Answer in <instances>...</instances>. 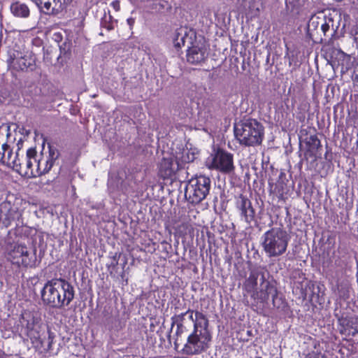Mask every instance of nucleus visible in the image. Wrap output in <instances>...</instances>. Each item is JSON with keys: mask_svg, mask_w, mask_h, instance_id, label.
Wrapping results in <instances>:
<instances>
[{"mask_svg": "<svg viewBox=\"0 0 358 358\" xmlns=\"http://www.w3.org/2000/svg\"><path fill=\"white\" fill-rule=\"evenodd\" d=\"M268 185L271 194H273L279 199H283L285 193L286 185L282 180H278L275 183L269 182Z\"/></svg>", "mask_w": 358, "mask_h": 358, "instance_id": "obj_19", "label": "nucleus"}, {"mask_svg": "<svg viewBox=\"0 0 358 358\" xmlns=\"http://www.w3.org/2000/svg\"><path fill=\"white\" fill-rule=\"evenodd\" d=\"M337 1H342L343 0H336Z\"/></svg>", "mask_w": 358, "mask_h": 358, "instance_id": "obj_33", "label": "nucleus"}, {"mask_svg": "<svg viewBox=\"0 0 358 358\" xmlns=\"http://www.w3.org/2000/svg\"><path fill=\"white\" fill-rule=\"evenodd\" d=\"M208 320L201 312H195L193 331L187 336L182 351L187 355H197L206 352L210 345L212 334L208 329Z\"/></svg>", "mask_w": 358, "mask_h": 358, "instance_id": "obj_2", "label": "nucleus"}, {"mask_svg": "<svg viewBox=\"0 0 358 358\" xmlns=\"http://www.w3.org/2000/svg\"><path fill=\"white\" fill-rule=\"evenodd\" d=\"M237 208L240 211L241 220L250 224L255 218V210L250 201L245 196L241 195L237 201Z\"/></svg>", "mask_w": 358, "mask_h": 358, "instance_id": "obj_15", "label": "nucleus"}, {"mask_svg": "<svg viewBox=\"0 0 358 358\" xmlns=\"http://www.w3.org/2000/svg\"><path fill=\"white\" fill-rule=\"evenodd\" d=\"M195 312L192 310H188L185 313H182L179 315H174L171 317L172 324L171 330L173 329V326L176 324L177 326L176 334L178 336L181 335L187 329V323L189 322V323H193V326L194 325L195 320Z\"/></svg>", "mask_w": 358, "mask_h": 358, "instance_id": "obj_14", "label": "nucleus"}, {"mask_svg": "<svg viewBox=\"0 0 358 358\" xmlns=\"http://www.w3.org/2000/svg\"><path fill=\"white\" fill-rule=\"evenodd\" d=\"M313 19H314L313 17H311V20H313ZM312 23H314V21H313Z\"/></svg>", "mask_w": 358, "mask_h": 358, "instance_id": "obj_32", "label": "nucleus"}, {"mask_svg": "<svg viewBox=\"0 0 358 358\" xmlns=\"http://www.w3.org/2000/svg\"><path fill=\"white\" fill-rule=\"evenodd\" d=\"M189 45L187 52V62L193 64L203 62L208 55V47L204 39L196 38L193 41V43Z\"/></svg>", "mask_w": 358, "mask_h": 358, "instance_id": "obj_10", "label": "nucleus"}, {"mask_svg": "<svg viewBox=\"0 0 358 358\" xmlns=\"http://www.w3.org/2000/svg\"><path fill=\"white\" fill-rule=\"evenodd\" d=\"M6 257L13 264L32 267L35 265V253L28 251L25 245L15 244L7 249Z\"/></svg>", "mask_w": 358, "mask_h": 358, "instance_id": "obj_9", "label": "nucleus"}, {"mask_svg": "<svg viewBox=\"0 0 358 358\" xmlns=\"http://www.w3.org/2000/svg\"><path fill=\"white\" fill-rule=\"evenodd\" d=\"M15 211L12 209L11 204L9 202H2L0 204V221L8 227L14 220Z\"/></svg>", "mask_w": 358, "mask_h": 358, "instance_id": "obj_17", "label": "nucleus"}, {"mask_svg": "<svg viewBox=\"0 0 358 358\" xmlns=\"http://www.w3.org/2000/svg\"><path fill=\"white\" fill-rule=\"evenodd\" d=\"M234 135L241 145L255 147L263 141L264 128L257 120L247 119L235 124Z\"/></svg>", "mask_w": 358, "mask_h": 358, "instance_id": "obj_4", "label": "nucleus"}, {"mask_svg": "<svg viewBox=\"0 0 358 358\" xmlns=\"http://www.w3.org/2000/svg\"><path fill=\"white\" fill-rule=\"evenodd\" d=\"M321 29L322 31V32L326 34V33L329 31V25L327 24V23H324L322 24L321 26Z\"/></svg>", "mask_w": 358, "mask_h": 358, "instance_id": "obj_28", "label": "nucleus"}, {"mask_svg": "<svg viewBox=\"0 0 358 358\" xmlns=\"http://www.w3.org/2000/svg\"><path fill=\"white\" fill-rule=\"evenodd\" d=\"M175 158L180 163L181 167L182 164L193 162L195 159V155L187 149H183L182 152L177 154Z\"/></svg>", "mask_w": 358, "mask_h": 358, "instance_id": "obj_21", "label": "nucleus"}, {"mask_svg": "<svg viewBox=\"0 0 358 358\" xmlns=\"http://www.w3.org/2000/svg\"><path fill=\"white\" fill-rule=\"evenodd\" d=\"M110 6L115 11H119L120 9V1L118 0H115L112 1L110 3Z\"/></svg>", "mask_w": 358, "mask_h": 358, "instance_id": "obj_27", "label": "nucleus"}, {"mask_svg": "<svg viewBox=\"0 0 358 358\" xmlns=\"http://www.w3.org/2000/svg\"><path fill=\"white\" fill-rule=\"evenodd\" d=\"M357 330H355V331L352 333V335L354 336V335H355V334H357Z\"/></svg>", "mask_w": 358, "mask_h": 358, "instance_id": "obj_31", "label": "nucleus"}, {"mask_svg": "<svg viewBox=\"0 0 358 358\" xmlns=\"http://www.w3.org/2000/svg\"><path fill=\"white\" fill-rule=\"evenodd\" d=\"M332 291L340 298L345 299L348 297V294H345L344 291H343V289L339 288L338 285H336L335 287H333Z\"/></svg>", "mask_w": 358, "mask_h": 358, "instance_id": "obj_24", "label": "nucleus"}, {"mask_svg": "<svg viewBox=\"0 0 358 358\" xmlns=\"http://www.w3.org/2000/svg\"><path fill=\"white\" fill-rule=\"evenodd\" d=\"M38 8L41 12L46 15H57L64 9V4L69 3L71 0H31Z\"/></svg>", "mask_w": 358, "mask_h": 358, "instance_id": "obj_11", "label": "nucleus"}, {"mask_svg": "<svg viewBox=\"0 0 358 358\" xmlns=\"http://www.w3.org/2000/svg\"><path fill=\"white\" fill-rule=\"evenodd\" d=\"M180 168V164L176 158H164L160 163L159 173L164 179L169 178L173 176Z\"/></svg>", "mask_w": 358, "mask_h": 358, "instance_id": "obj_16", "label": "nucleus"}, {"mask_svg": "<svg viewBox=\"0 0 358 358\" xmlns=\"http://www.w3.org/2000/svg\"><path fill=\"white\" fill-rule=\"evenodd\" d=\"M17 60H23V53L17 50H10L7 59L8 65L12 66Z\"/></svg>", "mask_w": 358, "mask_h": 358, "instance_id": "obj_22", "label": "nucleus"}, {"mask_svg": "<svg viewBox=\"0 0 358 358\" xmlns=\"http://www.w3.org/2000/svg\"><path fill=\"white\" fill-rule=\"evenodd\" d=\"M31 66L29 62H27L26 57L23 55V60H17L12 67L16 70H24Z\"/></svg>", "mask_w": 358, "mask_h": 358, "instance_id": "obj_23", "label": "nucleus"}, {"mask_svg": "<svg viewBox=\"0 0 358 358\" xmlns=\"http://www.w3.org/2000/svg\"><path fill=\"white\" fill-rule=\"evenodd\" d=\"M22 138H20V139L18 141L17 143V151L15 154H13L14 155H16V153H17V152H19V150H20V146H22ZM18 154L20 155V153H18Z\"/></svg>", "mask_w": 358, "mask_h": 358, "instance_id": "obj_30", "label": "nucleus"}, {"mask_svg": "<svg viewBox=\"0 0 358 358\" xmlns=\"http://www.w3.org/2000/svg\"><path fill=\"white\" fill-rule=\"evenodd\" d=\"M289 238L282 227H272L262 234L261 245L268 257H278L286 252Z\"/></svg>", "mask_w": 358, "mask_h": 358, "instance_id": "obj_5", "label": "nucleus"}, {"mask_svg": "<svg viewBox=\"0 0 358 358\" xmlns=\"http://www.w3.org/2000/svg\"><path fill=\"white\" fill-rule=\"evenodd\" d=\"M10 11L12 14L17 17L27 18L30 14L28 6L24 3L17 1L11 4Z\"/></svg>", "mask_w": 358, "mask_h": 358, "instance_id": "obj_18", "label": "nucleus"}, {"mask_svg": "<svg viewBox=\"0 0 358 358\" xmlns=\"http://www.w3.org/2000/svg\"><path fill=\"white\" fill-rule=\"evenodd\" d=\"M305 358H327L325 355L320 353H310Z\"/></svg>", "mask_w": 358, "mask_h": 358, "instance_id": "obj_26", "label": "nucleus"}, {"mask_svg": "<svg viewBox=\"0 0 358 358\" xmlns=\"http://www.w3.org/2000/svg\"><path fill=\"white\" fill-rule=\"evenodd\" d=\"M48 154L41 153L39 155H37L35 149H29L25 162H22L18 152L14 155L9 146L2 143L0 144V162L22 176L36 178L48 173L59 157V152L55 148L48 146Z\"/></svg>", "mask_w": 358, "mask_h": 358, "instance_id": "obj_1", "label": "nucleus"}, {"mask_svg": "<svg viewBox=\"0 0 358 358\" xmlns=\"http://www.w3.org/2000/svg\"><path fill=\"white\" fill-rule=\"evenodd\" d=\"M196 37V33L193 29L187 27H180L175 31L172 39L174 46L180 48L185 44L189 45L190 43H193Z\"/></svg>", "mask_w": 358, "mask_h": 358, "instance_id": "obj_12", "label": "nucleus"}, {"mask_svg": "<svg viewBox=\"0 0 358 358\" xmlns=\"http://www.w3.org/2000/svg\"><path fill=\"white\" fill-rule=\"evenodd\" d=\"M256 358H262V357H256Z\"/></svg>", "mask_w": 358, "mask_h": 358, "instance_id": "obj_34", "label": "nucleus"}, {"mask_svg": "<svg viewBox=\"0 0 358 358\" xmlns=\"http://www.w3.org/2000/svg\"><path fill=\"white\" fill-rule=\"evenodd\" d=\"M74 295L73 286L62 278L48 280L41 291L43 303L55 308L68 306L74 299Z\"/></svg>", "mask_w": 358, "mask_h": 358, "instance_id": "obj_3", "label": "nucleus"}, {"mask_svg": "<svg viewBox=\"0 0 358 358\" xmlns=\"http://www.w3.org/2000/svg\"><path fill=\"white\" fill-rule=\"evenodd\" d=\"M258 273L252 272L244 283V288L248 293L254 294L257 292Z\"/></svg>", "mask_w": 358, "mask_h": 358, "instance_id": "obj_20", "label": "nucleus"}, {"mask_svg": "<svg viewBox=\"0 0 358 358\" xmlns=\"http://www.w3.org/2000/svg\"><path fill=\"white\" fill-rule=\"evenodd\" d=\"M211 180L209 177L200 175L189 180L185 189L188 201L198 204L204 200L210 192Z\"/></svg>", "mask_w": 358, "mask_h": 358, "instance_id": "obj_7", "label": "nucleus"}, {"mask_svg": "<svg viewBox=\"0 0 358 358\" xmlns=\"http://www.w3.org/2000/svg\"><path fill=\"white\" fill-rule=\"evenodd\" d=\"M206 166L210 170L229 173L234 170L233 155L219 148L206 159Z\"/></svg>", "mask_w": 358, "mask_h": 358, "instance_id": "obj_8", "label": "nucleus"}, {"mask_svg": "<svg viewBox=\"0 0 358 358\" xmlns=\"http://www.w3.org/2000/svg\"><path fill=\"white\" fill-rule=\"evenodd\" d=\"M277 296V289L270 282L265 280L264 275L261 278V284L259 291L255 292L251 296L259 302L264 303L268 301L269 296H271L273 301Z\"/></svg>", "mask_w": 358, "mask_h": 358, "instance_id": "obj_13", "label": "nucleus"}, {"mask_svg": "<svg viewBox=\"0 0 358 358\" xmlns=\"http://www.w3.org/2000/svg\"><path fill=\"white\" fill-rule=\"evenodd\" d=\"M48 349L50 350L52 348V345L53 343V340L55 338L54 333L51 332L50 330L48 331Z\"/></svg>", "mask_w": 358, "mask_h": 358, "instance_id": "obj_25", "label": "nucleus"}, {"mask_svg": "<svg viewBox=\"0 0 358 358\" xmlns=\"http://www.w3.org/2000/svg\"><path fill=\"white\" fill-rule=\"evenodd\" d=\"M127 24L129 26V27L131 29L132 27L134 26V22H135V19L133 18V17H129L127 20Z\"/></svg>", "mask_w": 358, "mask_h": 358, "instance_id": "obj_29", "label": "nucleus"}, {"mask_svg": "<svg viewBox=\"0 0 358 358\" xmlns=\"http://www.w3.org/2000/svg\"><path fill=\"white\" fill-rule=\"evenodd\" d=\"M20 322V334L22 337H27L33 344L42 345L44 343L42 338L44 331L36 314L24 311L22 313Z\"/></svg>", "mask_w": 358, "mask_h": 358, "instance_id": "obj_6", "label": "nucleus"}]
</instances>
